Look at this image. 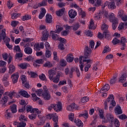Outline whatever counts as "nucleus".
<instances>
[{
  "mask_svg": "<svg viewBox=\"0 0 127 127\" xmlns=\"http://www.w3.org/2000/svg\"><path fill=\"white\" fill-rule=\"evenodd\" d=\"M108 104L111 105L109 107V110L112 111L113 108L116 106V101H115V98L113 95H110L109 97H108L106 101L104 102V109L105 110H108Z\"/></svg>",
  "mask_w": 127,
  "mask_h": 127,
  "instance_id": "obj_1",
  "label": "nucleus"
},
{
  "mask_svg": "<svg viewBox=\"0 0 127 127\" xmlns=\"http://www.w3.org/2000/svg\"><path fill=\"white\" fill-rule=\"evenodd\" d=\"M62 30H63V27L59 25H57L55 31H53L50 33V36H51L54 40H58V39H59V36L58 35L56 34V33H60Z\"/></svg>",
  "mask_w": 127,
  "mask_h": 127,
  "instance_id": "obj_2",
  "label": "nucleus"
},
{
  "mask_svg": "<svg viewBox=\"0 0 127 127\" xmlns=\"http://www.w3.org/2000/svg\"><path fill=\"white\" fill-rule=\"evenodd\" d=\"M8 97L10 99H12L14 97V91L6 92L3 94V97L1 100V104L2 106H4V104L7 103Z\"/></svg>",
  "mask_w": 127,
  "mask_h": 127,
  "instance_id": "obj_3",
  "label": "nucleus"
},
{
  "mask_svg": "<svg viewBox=\"0 0 127 127\" xmlns=\"http://www.w3.org/2000/svg\"><path fill=\"white\" fill-rule=\"evenodd\" d=\"M5 29H3L1 30V34L3 37L2 39L3 41L5 43V45L6 46H7V48H8V49L11 50L12 49V46L8 43V42L10 41V39L8 37H6V34L5 33Z\"/></svg>",
  "mask_w": 127,
  "mask_h": 127,
  "instance_id": "obj_4",
  "label": "nucleus"
},
{
  "mask_svg": "<svg viewBox=\"0 0 127 127\" xmlns=\"http://www.w3.org/2000/svg\"><path fill=\"white\" fill-rule=\"evenodd\" d=\"M84 58L83 56L79 57V63L82 64V63H86L87 64L84 68V71L85 72H88L89 71V68H91V60H83Z\"/></svg>",
  "mask_w": 127,
  "mask_h": 127,
  "instance_id": "obj_5",
  "label": "nucleus"
},
{
  "mask_svg": "<svg viewBox=\"0 0 127 127\" xmlns=\"http://www.w3.org/2000/svg\"><path fill=\"white\" fill-rule=\"evenodd\" d=\"M103 15H104L103 17H106V18H108L110 22H113L117 20V18H116V16L115 15V14H114L113 13H110L109 14L108 12L106 11L103 13Z\"/></svg>",
  "mask_w": 127,
  "mask_h": 127,
  "instance_id": "obj_6",
  "label": "nucleus"
},
{
  "mask_svg": "<svg viewBox=\"0 0 127 127\" xmlns=\"http://www.w3.org/2000/svg\"><path fill=\"white\" fill-rule=\"evenodd\" d=\"M114 115L111 113H108L106 115L105 118H103V124L107 123H110V124H114Z\"/></svg>",
  "mask_w": 127,
  "mask_h": 127,
  "instance_id": "obj_7",
  "label": "nucleus"
},
{
  "mask_svg": "<svg viewBox=\"0 0 127 127\" xmlns=\"http://www.w3.org/2000/svg\"><path fill=\"white\" fill-rule=\"evenodd\" d=\"M52 118H53V121L55 123L54 127H59V126L57 125V123H58V116H57V114H49L47 115V119H48L49 120H51Z\"/></svg>",
  "mask_w": 127,
  "mask_h": 127,
  "instance_id": "obj_8",
  "label": "nucleus"
},
{
  "mask_svg": "<svg viewBox=\"0 0 127 127\" xmlns=\"http://www.w3.org/2000/svg\"><path fill=\"white\" fill-rule=\"evenodd\" d=\"M20 45H21V46H24V47H26L24 49V52H25V53H26V54L29 55V54H31L32 53V49L31 48L28 47V46H29V44L27 43L25 45L24 43H23V42H21Z\"/></svg>",
  "mask_w": 127,
  "mask_h": 127,
  "instance_id": "obj_9",
  "label": "nucleus"
},
{
  "mask_svg": "<svg viewBox=\"0 0 127 127\" xmlns=\"http://www.w3.org/2000/svg\"><path fill=\"white\" fill-rule=\"evenodd\" d=\"M21 80L22 81V84L24 87H25L27 89H29V83L27 82V78L26 76L22 75L21 76Z\"/></svg>",
  "mask_w": 127,
  "mask_h": 127,
  "instance_id": "obj_10",
  "label": "nucleus"
},
{
  "mask_svg": "<svg viewBox=\"0 0 127 127\" xmlns=\"http://www.w3.org/2000/svg\"><path fill=\"white\" fill-rule=\"evenodd\" d=\"M108 27L106 23H103L101 26V29L103 31V34L105 35V37H109L110 35V33H109V31L108 30Z\"/></svg>",
  "mask_w": 127,
  "mask_h": 127,
  "instance_id": "obj_11",
  "label": "nucleus"
},
{
  "mask_svg": "<svg viewBox=\"0 0 127 127\" xmlns=\"http://www.w3.org/2000/svg\"><path fill=\"white\" fill-rule=\"evenodd\" d=\"M91 54H92V50L88 47H86L84 50V56L83 57L82 61L84 60V58H89L91 56Z\"/></svg>",
  "mask_w": 127,
  "mask_h": 127,
  "instance_id": "obj_12",
  "label": "nucleus"
},
{
  "mask_svg": "<svg viewBox=\"0 0 127 127\" xmlns=\"http://www.w3.org/2000/svg\"><path fill=\"white\" fill-rule=\"evenodd\" d=\"M18 78H19V75H18V72H15L13 73L11 76V79L12 81L13 84H16L18 81Z\"/></svg>",
  "mask_w": 127,
  "mask_h": 127,
  "instance_id": "obj_13",
  "label": "nucleus"
},
{
  "mask_svg": "<svg viewBox=\"0 0 127 127\" xmlns=\"http://www.w3.org/2000/svg\"><path fill=\"white\" fill-rule=\"evenodd\" d=\"M64 74L62 72H59L58 73L56 77H52V79L51 80V81H53L54 83H58L60 80V77H63Z\"/></svg>",
  "mask_w": 127,
  "mask_h": 127,
  "instance_id": "obj_14",
  "label": "nucleus"
},
{
  "mask_svg": "<svg viewBox=\"0 0 127 127\" xmlns=\"http://www.w3.org/2000/svg\"><path fill=\"white\" fill-rule=\"evenodd\" d=\"M8 75L5 74L2 79V82L5 87H7L9 85V81H8Z\"/></svg>",
  "mask_w": 127,
  "mask_h": 127,
  "instance_id": "obj_15",
  "label": "nucleus"
},
{
  "mask_svg": "<svg viewBox=\"0 0 127 127\" xmlns=\"http://www.w3.org/2000/svg\"><path fill=\"white\" fill-rule=\"evenodd\" d=\"M127 42V40L126 39L125 37H121V50H125L126 49V43Z\"/></svg>",
  "mask_w": 127,
  "mask_h": 127,
  "instance_id": "obj_16",
  "label": "nucleus"
},
{
  "mask_svg": "<svg viewBox=\"0 0 127 127\" xmlns=\"http://www.w3.org/2000/svg\"><path fill=\"white\" fill-rule=\"evenodd\" d=\"M54 110L55 112L59 113V112L62 110V104L61 102H59L57 104H54Z\"/></svg>",
  "mask_w": 127,
  "mask_h": 127,
  "instance_id": "obj_17",
  "label": "nucleus"
},
{
  "mask_svg": "<svg viewBox=\"0 0 127 127\" xmlns=\"http://www.w3.org/2000/svg\"><path fill=\"white\" fill-rule=\"evenodd\" d=\"M29 6H31V7H33V8L36 9V8L40 7V5L39 4V3H38L36 1H32L31 3H29Z\"/></svg>",
  "mask_w": 127,
  "mask_h": 127,
  "instance_id": "obj_18",
  "label": "nucleus"
},
{
  "mask_svg": "<svg viewBox=\"0 0 127 127\" xmlns=\"http://www.w3.org/2000/svg\"><path fill=\"white\" fill-rule=\"evenodd\" d=\"M18 93L21 95L22 97H24V98H30V95L28 94V92L27 91L21 90L20 91H19Z\"/></svg>",
  "mask_w": 127,
  "mask_h": 127,
  "instance_id": "obj_19",
  "label": "nucleus"
},
{
  "mask_svg": "<svg viewBox=\"0 0 127 127\" xmlns=\"http://www.w3.org/2000/svg\"><path fill=\"white\" fill-rule=\"evenodd\" d=\"M73 109H76V110H79V108H78V107H77V105H76V104L75 103H72L66 107L67 111H69L70 112L73 111Z\"/></svg>",
  "mask_w": 127,
  "mask_h": 127,
  "instance_id": "obj_20",
  "label": "nucleus"
},
{
  "mask_svg": "<svg viewBox=\"0 0 127 127\" xmlns=\"http://www.w3.org/2000/svg\"><path fill=\"white\" fill-rule=\"evenodd\" d=\"M68 15L70 18H75L77 16V12L73 9H70L68 11Z\"/></svg>",
  "mask_w": 127,
  "mask_h": 127,
  "instance_id": "obj_21",
  "label": "nucleus"
},
{
  "mask_svg": "<svg viewBox=\"0 0 127 127\" xmlns=\"http://www.w3.org/2000/svg\"><path fill=\"white\" fill-rule=\"evenodd\" d=\"M127 22L123 23L121 22L119 24L118 26V30H123L125 29H127Z\"/></svg>",
  "mask_w": 127,
  "mask_h": 127,
  "instance_id": "obj_22",
  "label": "nucleus"
},
{
  "mask_svg": "<svg viewBox=\"0 0 127 127\" xmlns=\"http://www.w3.org/2000/svg\"><path fill=\"white\" fill-rule=\"evenodd\" d=\"M66 60L68 63H71V62H73V61L74 60V56H73V54H67L66 58Z\"/></svg>",
  "mask_w": 127,
  "mask_h": 127,
  "instance_id": "obj_23",
  "label": "nucleus"
},
{
  "mask_svg": "<svg viewBox=\"0 0 127 127\" xmlns=\"http://www.w3.org/2000/svg\"><path fill=\"white\" fill-rule=\"evenodd\" d=\"M115 113L116 116L118 115H121L123 113V110H122V108L121 106L117 105L115 109Z\"/></svg>",
  "mask_w": 127,
  "mask_h": 127,
  "instance_id": "obj_24",
  "label": "nucleus"
},
{
  "mask_svg": "<svg viewBox=\"0 0 127 127\" xmlns=\"http://www.w3.org/2000/svg\"><path fill=\"white\" fill-rule=\"evenodd\" d=\"M49 78L50 80H51L53 78V76L56 75V70L54 69H51L49 71Z\"/></svg>",
  "mask_w": 127,
  "mask_h": 127,
  "instance_id": "obj_25",
  "label": "nucleus"
},
{
  "mask_svg": "<svg viewBox=\"0 0 127 127\" xmlns=\"http://www.w3.org/2000/svg\"><path fill=\"white\" fill-rule=\"evenodd\" d=\"M43 97L45 100H50V99H51V95H50L49 91H46L45 92H44Z\"/></svg>",
  "mask_w": 127,
  "mask_h": 127,
  "instance_id": "obj_26",
  "label": "nucleus"
},
{
  "mask_svg": "<svg viewBox=\"0 0 127 127\" xmlns=\"http://www.w3.org/2000/svg\"><path fill=\"white\" fill-rule=\"evenodd\" d=\"M94 17L95 20H100L102 19V17H103V13L100 12L96 13L94 15Z\"/></svg>",
  "mask_w": 127,
  "mask_h": 127,
  "instance_id": "obj_27",
  "label": "nucleus"
},
{
  "mask_svg": "<svg viewBox=\"0 0 127 127\" xmlns=\"http://www.w3.org/2000/svg\"><path fill=\"white\" fill-rule=\"evenodd\" d=\"M109 90H110V85L105 84L100 90V93H103L104 92H107Z\"/></svg>",
  "mask_w": 127,
  "mask_h": 127,
  "instance_id": "obj_28",
  "label": "nucleus"
},
{
  "mask_svg": "<svg viewBox=\"0 0 127 127\" xmlns=\"http://www.w3.org/2000/svg\"><path fill=\"white\" fill-rule=\"evenodd\" d=\"M21 69H26L27 67H30V64H29L24 63H22L18 65Z\"/></svg>",
  "mask_w": 127,
  "mask_h": 127,
  "instance_id": "obj_29",
  "label": "nucleus"
},
{
  "mask_svg": "<svg viewBox=\"0 0 127 127\" xmlns=\"http://www.w3.org/2000/svg\"><path fill=\"white\" fill-rule=\"evenodd\" d=\"M8 68H9V74H12L15 71V66L12 64H9Z\"/></svg>",
  "mask_w": 127,
  "mask_h": 127,
  "instance_id": "obj_30",
  "label": "nucleus"
},
{
  "mask_svg": "<svg viewBox=\"0 0 127 127\" xmlns=\"http://www.w3.org/2000/svg\"><path fill=\"white\" fill-rule=\"evenodd\" d=\"M96 25L93 19H91L89 21V29H96Z\"/></svg>",
  "mask_w": 127,
  "mask_h": 127,
  "instance_id": "obj_31",
  "label": "nucleus"
},
{
  "mask_svg": "<svg viewBox=\"0 0 127 127\" xmlns=\"http://www.w3.org/2000/svg\"><path fill=\"white\" fill-rule=\"evenodd\" d=\"M126 81H127V73H124L120 77L119 82L120 83H124Z\"/></svg>",
  "mask_w": 127,
  "mask_h": 127,
  "instance_id": "obj_32",
  "label": "nucleus"
},
{
  "mask_svg": "<svg viewBox=\"0 0 127 127\" xmlns=\"http://www.w3.org/2000/svg\"><path fill=\"white\" fill-rule=\"evenodd\" d=\"M52 16L50 14L46 15V21L47 23H51L52 22Z\"/></svg>",
  "mask_w": 127,
  "mask_h": 127,
  "instance_id": "obj_33",
  "label": "nucleus"
},
{
  "mask_svg": "<svg viewBox=\"0 0 127 127\" xmlns=\"http://www.w3.org/2000/svg\"><path fill=\"white\" fill-rule=\"evenodd\" d=\"M74 122L75 123V124H76L77 127H82L84 126V124H83V122H82V121L79 119H75V120L74 121Z\"/></svg>",
  "mask_w": 127,
  "mask_h": 127,
  "instance_id": "obj_34",
  "label": "nucleus"
},
{
  "mask_svg": "<svg viewBox=\"0 0 127 127\" xmlns=\"http://www.w3.org/2000/svg\"><path fill=\"white\" fill-rule=\"evenodd\" d=\"M48 37H49V34H48V32H46L45 33H43V36L42 37V41H45V40H47L48 39Z\"/></svg>",
  "mask_w": 127,
  "mask_h": 127,
  "instance_id": "obj_35",
  "label": "nucleus"
},
{
  "mask_svg": "<svg viewBox=\"0 0 127 127\" xmlns=\"http://www.w3.org/2000/svg\"><path fill=\"white\" fill-rule=\"evenodd\" d=\"M22 41H23L24 44L25 45L26 44L24 43H27L29 45V42H31V41H33V39L32 38H24L22 39Z\"/></svg>",
  "mask_w": 127,
  "mask_h": 127,
  "instance_id": "obj_36",
  "label": "nucleus"
},
{
  "mask_svg": "<svg viewBox=\"0 0 127 127\" xmlns=\"http://www.w3.org/2000/svg\"><path fill=\"white\" fill-rule=\"evenodd\" d=\"M72 28L73 30L76 31V30H78V28H80L81 25L79 23H75L74 24L72 25Z\"/></svg>",
  "mask_w": 127,
  "mask_h": 127,
  "instance_id": "obj_37",
  "label": "nucleus"
},
{
  "mask_svg": "<svg viewBox=\"0 0 127 127\" xmlns=\"http://www.w3.org/2000/svg\"><path fill=\"white\" fill-rule=\"evenodd\" d=\"M27 74L31 77V78H36L38 77V74L33 71H28Z\"/></svg>",
  "mask_w": 127,
  "mask_h": 127,
  "instance_id": "obj_38",
  "label": "nucleus"
},
{
  "mask_svg": "<svg viewBox=\"0 0 127 127\" xmlns=\"http://www.w3.org/2000/svg\"><path fill=\"white\" fill-rule=\"evenodd\" d=\"M79 117H83L85 120H87L89 118V114H88V112L87 111H85L84 113H82L79 115Z\"/></svg>",
  "mask_w": 127,
  "mask_h": 127,
  "instance_id": "obj_39",
  "label": "nucleus"
},
{
  "mask_svg": "<svg viewBox=\"0 0 127 127\" xmlns=\"http://www.w3.org/2000/svg\"><path fill=\"white\" fill-rule=\"evenodd\" d=\"M17 106L15 104H13L12 106H11L10 109L13 114H14L17 112Z\"/></svg>",
  "mask_w": 127,
  "mask_h": 127,
  "instance_id": "obj_40",
  "label": "nucleus"
},
{
  "mask_svg": "<svg viewBox=\"0 0 127 127\" xmlns=\"http://www.w3.org/2000/svg\"><path fill=\"white\" fill-rule=\"evenodd\" d=\"M64 10H65V9L63 8L57 11L56 12L57 15H58V16H62L63 13H64Z\"/></svg>",
  "mask_w": 127,
  "mask_h": 127,
  "instance_id": "obj_41",
  "label": "nucleus"
},
{
  "mask_svg": "<svg viewBox=\"0 0 127 127\" xmlns=\"http://www.w3.org/2000/svg\"><path fill=\"white\" fill-rule=\"evenodd\" d=\"M108 8L110 9H115L116 8V5H115V2H109L108 4Z\"/></svg>",
  "mask_w": 127,
  "mask_h": 127,
  "instance_id": "obj_42",
  "label": "nucleus"
},
{
  "mask_svg": "<svg viewBox=\"0 0 127 127\" xmlns=\"http://www.w3.org/2000/svg\"><path fill=\"white\" fill-rule=\"evenodd\" d=\"M32 113L35 114V115H36L37 116V115H40V114H41V111L39 110L37 108H34L33 109V111H32Z\"/></svg>",
  "mask_w": 127,
  "mask_h": 127,
  "instance_id": "obj_43",
  "label": "nucleus"
},
{
  "mask_svg": "<svg viewBox=\"0 0 127 127\" xmlns=\"http://www.w3.org/2000/svg\"><path fill=\"white\" fill-rule=\"evenodd\" d=\"M66 62L65 60L64 59H62L61 60L60 62V66H61L62 67H65L66 66Z\"/></svg>",
  "mask_w": 127,
  "mask_h": 127,
  "instance_id": "obj_44",
  "label": "nucleus"
},
{
  "mask_svg": "<svg viewBox=\"0 0 127 127\" xmlns=\"http://www.w3.org/2000/svg\"><path fill=\"white\" fill-rule=\"evenodd\" d=\"M14 52H19V53H21L22 51L20 50V47L19 46H15L13 48Z\"/></svg>",
  "mask_w": 127,
  "mask_h": 127,
  "instance_id": "obj_45",
  "label": "nucleus"
},
{
  "mask_svg": "<svg viewBox=\"0 0 127 127\" xmlns=\"http://www.w3.org/2000/svg\"><path fill=\"white\" fill-rule=\"evenodd\" d=\"M120 40L117 38H114L112 41V43H113V45H116V44L120 43Z\"/></svg>",
  "mask_w": 127,
  "mask_h": 127,
  "instance_id": "obj_46",
  "label": "nucleus"
},
{
  "mask_svg": "<svg viewBox=\"0 0 127 127\" xmlns=\"http://www.w3.org/2000/svg\"><path fill=\"white\" fill-rule=\"evenodd\" d=\"M111 125H114L116 127H120V121L118 119H114V124H111Z\"/></svg>",
  "mask_w": 127,
  "mask_h": 127,
  "instance_id": "obj_47",
  "label": "nucleus"
},
{
  "mask_svg": "<svg viewBox=\"0 0 127 127\" xmlns=\"http://www.w3.org/2000/svg\"><path fill=\"white\" fill-rule=\"evenodd\" d=\"M112 22V28L113 29H114V30H115V29H116V28H117V27H118V20H116V21H114L113 22Z\"/></svg>",
  "mask_w": 127,
  "mask_h": 127,
  "instance_id": "obj_48",
  "label": "nucleus"
},
{
  "mask_svg": "<svg viewBox=\"0 0 127 127\" xmlns=\"http://www.w3.org/2000/svg\"><path fill=\"white\" fill-rule=\"evenodd\" d=\"M33 109L32 108V106H31V105H28L26 106V111L28 113H29V112H30L31 113H32V111H33Z\"/></svg>",
  "mask_w": 127,
  "mask_h": 127,
  "instance_id": "obj_49",
  "label": "nucleus"
},
{
  "mask_svg": "<svg viewBox=\"0 0 127 127\" xmlns=\"http://www.w3.org/2000/svg\"><path fill=\"white\" fill-rule=\"evenodd\" d=\"M32 100H33L34 102H36V101H38V100H39V98H38L37 96H36V94L34 93H32Z\"/></svg>",
  "mask_w": 127,
  "mask_h": 127,
  "instance_id": "obj_50",
  "label": "nucleus"
},
{
  "mask_svg": "<svg viewBox=\"0 0 127 127\" xmlns=\"http://www.w3.org/2000/svg\"><path fill=\"white\" fill-rule=\"evenodd\" d=\"M78 12L80 16L82 18L86 16V13L84 12V11L82 10V8L80 9V10H79Z\"/></svg>",
  "mask_w": 127,
  "mask_h": 127,
  "instance_id": "obj_51",
  "label": "nucleus"
},
{
  "mask_svg": "<svg viewBox=\"0 0 127 127\" xmlns=\"http://www.w3.org/2000/svg\"><path fill=\"white\" fill-rule=\"evenodd\" d=\"M99 116L100 117V119H102V123H103V119H105V117H104V111H103V110H99Z\"/></svg>",
  "mask_w": 127,
  "mask_h": 127,
  "instance_id": "obj_52",
  "label": "nucleus"
},
{
  "mask_svg": "<svg viewBox=\"0 0 127 127\" xmlns=\"http://www.w3.org/2000/svg\"><path fill=\"white\" fill-rule=\"evenodd\" d=\"M8 111H9V110L7 109L5 112V118H6L7 120L10 118V113L8 112Z\"/></svg>",
  "mask_w": 127,
  "mask_h": 127,
  "instance_id": "obj_53",
  "label": "nucleus"
},
{
  "mask_svg": "<svg viewBox=\"0 0 127 127\" xmlns=\"http://www.w3.org/2000/svg\"><path fill=\"white\" fill-rule=\"evenodd\" d=\"M52 54V53L50 51L47 50L46 51L45 56L46 58H50V57H51Z\"/></svg>",
  "mask_w": 127,
  "mask_h": 127,
  "instance_id": "obj_54",
  "label": "nucleus"
},
{
  "mask_svg": "<svg viewBox=\"0 0 127 127\" xmlns=\"http://www.w3.org/2000/svg\"><path fill=\"white\" fill-rule=\"evenodd\" d=\"M42 91V89H40L37 90V95L39 96V97H43L44 92H43Z\"/></svg>",
  "mask_w": 127,
  "mask_h": 127,
  "instance_id": "obj_55",
  "label": "nucleus"
},
{
  "mask_svg": "<svg viewBox=\"0 0 127 127\" xmlns=\"http://www.w3.org/2000/svg\"><path fill=\"white\" fill-rule=\"evenodd\" d=\"M64 27V29H65L66 31H68V32H69L70 30L72 29V26H69L68 24L65 25Z\"/></svg>",
  "mask_w": 127,
  "mask_h": 127,
  "instance_id": "obj_56",
  "label": "nucleus"
},
{
  "mask_svg": "<svg viewBox=\"0 0 127 127\" xmlns=\"http://www.w3.org/2000/svg\"><path fill=\"white\" fill-rule=\"evenodd\" d=\"M29 19H31V16L30 15H25L22 17V20L23 21L28 20Z\"/></svg>",
  "mask_w": 127,
  "mask_h": 127,
  "instance_id": "obj_57",
  "label": "nucleus"
},
{
  "mask_svg": "<svg viewBox=\"0 0 127 127\" xmlns=\"http://www.w3.org/2000/svg\"><path fill=\"white\" fill-rule=\"evenodd\" d=\"M20 14L18 13H15L13 14H12L11 18L12 19H16L17 17L19 16Z\"/></svg>",
  "mask_w": 127,
  "mask_h": 127,
  "instance_id": "obj_58",
  "label": "nucleus"
},
{
  "mask_svg": "<svg viewBox=\"0 0 127 127\" xmlns=\"http://www.w3.org/2000/svg\"><path fill=\"white\" fill-rule=\"evenodd\" d=\"M44 67H48L49 68H51V67H52L53 65L51 62H47L44 64Z\"/></svg>",
  "mask_w": 127,
  "mask_h": 127,
  "instance_id": "obj_59",
  "label": "nucleus"
},
{
  "mask_svg": "<svg viewBox=\"0 0 127 127\" xmlns=\"http://www.w3.org/2000/svg\"><path fill=\"white\" fill-rule=\"evenodd\" d=\"M40 80L42 81H46V76H45V74L44 73L41 74L39 76Z\"/></svg>",
  "mask_w": 127,
  "mask_h": 127,
  "instance_id": "obj_60",
  "label": "nucleus"
},
{
  "mask_svg": "<svg viewBox=\"0 0 127 127\" xmlns=\"http://www.w3.org/2000/svg\"><path fill=\"white\" fill-rule=\"evenodd\" d=\"M53 55H54V60H55L56 61H59V58L58 56H57V52H53Z\"/></svg>",
  "mask_w": 127,
  "mask_h": 127,
  "instance_id": "obj_61",
  "label": "nucleus"
},
{
  "mask_svg": "<svg viewBox=\"0 0 127 127\" xmlns=\"http://www.w3.org/2000/svg\"><path fill=\"white\" fill-rule=\"evenodd\" d=\"M110 51L111 48H110L108 46H106L104 49L103 53H107L108 52H110Z\"/></svg>",
  "mask_w": 127,
  "mask_h": 127,
  "instance_id": "obj_62",
  "label": "nucleus"
},
{
  "mask_svg": "<svg viewBox=\"0 0 127 127\" xmlns=\"http://www.w3.org/2000/svg\"><path fill=\"white\" fill-rule=\"evenodd\" d=\"M71 7H74V8H77V9H78V11L79 10H81V8L79 7V6H78V5H77V4L76 3H71Z\"/></svg>",
  "mask_w": 127,
  "mask_h": 127,
  "instance_id": "obj_63",
  "label": "nucleus"
},
{
  "mask_svg": "<svg viewBox=\"0 0 127 127\" xmlns=\"http://www.w3.org/2000/svg\"><path fill=\"white\" fill-rule=\"evenodd\" d=\"M25 126H26V123H25L24 122H22L17 126V127H25Z\"/></svg>",
  "mask_w": 127,
  "mask_h": 127,
  "instance_id": "obj_64",
  "label": "nucleus"
}]
</instances>
